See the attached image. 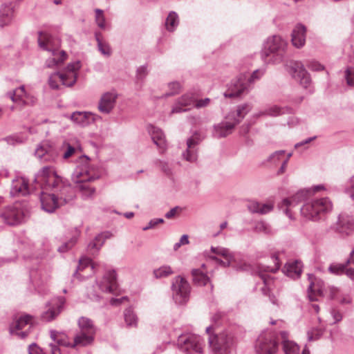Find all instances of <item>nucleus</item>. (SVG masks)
<instances>
[{"instance_id": "f257e3e1", "label": "nucleus", "mask_w": 354, "mask_h": 354, "mask_svg": "<svg viewBox=\"0 0 354 354\" xmlns=\"http://www.w3.org/2000/svg\"><path fill=\"white\" fill-rule=\"evenodd\" d=\"M35 182L41 189L39 196L41 209L48 213L54 212L74 198L73 188L57 175L52 166L42 167L36 174Z\"/></svg>"}, {"instance_id": "f03ea898", "label": "nucleus", "mask_w": 354, "mask_h": 354, "mask_svg": "<svg viewBox=\"0 0 354 354\" xmlns=\"http://www.w3.org/2000/svg\"><path fill=\"white\" fill-rule=\"evenodd\" d=\"M311 192L308 189H301L290 198L283 199L279 204V208L290 219H293L292 209L299 203L304 204L300 208L303 217L308 220L318 221L325 219L326 215L333 209V205L327 197L310 199Z\"/></svg>"}, {"instance_id": "7ed1b4c3", "label": "nucleus", "mask_w": 354, "mask_h": 354, "mask_svg": "<svg viewBox=\"0 0 354 354\" xmlns=\"http://www.w3.org/2000/svg\"><path fill=\"white\" fill-rule=\"evenodd\" d=\"M100 176V171L90 165L88 156H82L80 158L72 174V179L75 184V189L81 193L83 199L93 197L95 188L91 186V183L99 179Z\"/></svg>"}, {"instance_id": "20e7f679", "label": "nucleus", "mask_w": 354, "mask_h": 354, "mask_svg": "<svg viewBox=\"0 0 354 354\" xmlns=\"http://www.w3.org/2000/svg\"><path fill=\"white\" fill-rule=\"evenodd\" d=\"M252 109L250 103H245L237 106L235 112L230 113L227 117V119H233V122L223 121L214 125V136L220 138L226 137L232 133V130L238 124L245 115Z\"/></svg>"}, {"instance_id": "39448f33", "label": "nucleus", "mask_w": 354, "mask_h": 354, "mask_svg": "<svg viewBox=\"0 0 354 354\" xmlns=\"http://www.w3.org/2000/svg\"><path fill=\"white\" fill-rule=\"evenodd\" d=\"M212 326L206 328L209 344L212 350L217 354H235L234 335L227 331L218 335H212Z\"/></svg>"}, {"instance_id": "423d86ee", "label": "nucleus", "mask_w": 354, "mask_h": 354, "mask_svg": "<svg viewBox=\"0 0 354 354\" xmlns=\"http://www.w3.org/2000/svg\"><path fill=\"white\" fill-rule=\"evenodd\" d=\"M271 259L274 263V266H270L265 265H259L258 266V272L259 276L262 279L264 283V286L261 288L262 293L264 295L268 296L269 297V300L272 304L277 305L278 304L276 297L273 294H271L270 290V286L272 281V279H271L270 277L267 273H274L280 268L281 263L279 261V254H272L271 256Z\"/></svg>"}, {"instance_id": "0eeeda50", "label": "nucleus", "mask_w": 354, "mask_h": 354, "mask_svg": "<svg viewBox=\"0 0 354 354\" xmlns=\"http://www.w3.org/2000/svg\"><path fill=\"white\" fill-rule=\"evenodd\" d=\"M280 342V333L268 330L258 337L255 349L257 354H276Z\"/></svg>"}, {"instance_id": "6e6552de", "label": "nucleus", "mask_w": 354, "mask_h": 354, "mask_svg": "<svg viewBox=\"0 0 354 354\" xmlns=\"http://www.w3.org/2000/svg\"><path fill=\"white\" fill-rule=\"evenodd\" d=\"M171 289L172 298L176 304L183 305L188 301L191 287L185 278L181 276L174 277L171 281Z\"/></svg>"}, {"instance_id": "1a4fd4ad", "label": "nucleus", "mask_w": 354, "mask_h": 354, "mask_svg": "<svg viewBox=\"0 0 354 354\" xmlns=\"http://www.w3.org/2000/svg\"><path fill=\"white\" fill-rule=\"evenodd\" d=\"M285 68L292 78L299 82L304 88H310L311 84L310 74L301 62L290 60L286 64Z\"/></svg>"}, {"instance_id": "9d476101", "label": "nucleus", "mask_w": 354, "mask_h": 354, "mask_svg": "<svg viewBox=\"0 0 354 354\" xmlns=\"http://www.w3.org/2000/svg\"><path fill=\"white\" fill-rule=\"evenodd\" d=\"M250 84L247 82V77L245 74H240L232 79L227 84V89L224 93L225 97H239L247 94L250 91Z\"/></svg>"}, {"instance_id": "9b49d317", "label": "nucleus", "mask_w": 354, "mask_h": 354, "mask_svg": "<svg viewBox=\"0 0 354 354\" xmlns=\"http://www.w3.org/2000/svg\"><path fill=\"white\" fill-rule=\"evenodd\" d=\"M177 345L180 351L186 353H191L192 351L202 353V342L200 336L194 334H183L178 337Z\"/></svg>"}, {"instance_id": "f8f14e48", "label": "nucleus", "mask_w": 354, "mask_h": 354, "mask_svg": "<svg viewBox=\"0 0 354 354\" xmlns=\"http://www.w3.org/2000/svg\"><path fill=\"white\" fill-rule=\"evenodd\" d=\"M66 299L64 297L52 299L46 304V309L41 315L43 322H50L55 319L64 309Z\"/></svg>"}, {"instance_id": "ddd939ff", "label": "nucleus", "mask_w": 354, "mask_h": 354, "mask_svg": "<svg viewBox=\"0 0 354 354\" xmlns=\"http://www.w3.org/2000/svg\"><path fill=\"white\" fill-rule=\"evenodd\" d=\"M59 154L57 147L48 140L41 142L35 151V156L41 162H55Z\"/></svg>"}, {"instance_id": "4468645a", "label": "nucleus", "mask_w": 354, "mask_h": 354, "mask_svg": "<svg viewBox=\"0 0 354 354\" xmlns=\"http://www.w3.org/2000/svg\"><path fill=\"white\" fill-rule=\"evenodd\" d=\"M287 46H265L261 50V57L266 64H279L286 54Z\"/></svg>"}, {"instance_id": "2eb2a0df", "label": "nucleus", "mask_w": 354, "mask_h": 354, "mask_svg": "<svg viewBox=\"0 0 354 354\" xmlns=\"http://www.w3.org/2000/svg\"><path fill=\"white\" fill-rule=\"evenodd\" d=\"M0 218L7 225H17L23 221L24 214L20 205L16 204L8 205L0 210Z\"/></svg>"}, {"instance_id": "dca6fc26", "label": "nucleus", "mask_w": 354, "mask_h": 354, "mask_svg": "<svg viewBox=\"0 0 354 354\" xmlns=\"http://www.w3.org/2000/svg\"><path fill=\"white\" fill-rule=\"evenodd\" d=\"M17 3L15 1H3L0 5V28L12 25L15 22Z\"/></svg>"}, {"instance_id": "f3484780", "label": "nucleus", "mask_w": 354, "mask_h": 354, "mask_svg": "<svg viewBox=\"0 0 354 354\" xmlns=\"http://www.w3.org/2000/svg\"><path fill=\"white\" fill-rule=\"evenodd\" d=\"M43 50L48 51L50 56L46 59L45 66L54 68L61 65L66 59V53L57 48V46H39Z\"/></svg>"}, {"instance_id": "a211bd4d", "label": "nucleus", "mask_w": 354, "mask_h": 354, "mask_svg": "<svg viewBox=\"0 0 354 354\" xmlns=\"http://www.w3.org/2000/svg\"><path fill=\"white\" fill-rule=\"evenodd\" d=\"M41 266L37 268H32L30 270V279L35 290L39 295H46L48 292L46 286L47 278L41 276L40 270Z\"/></svg>"}, {"instance_id": "6ab92c4d", "label": "nucleus", "mask_w": 354, "mask_h": 354, "mask_svg": "<svg viewBox=\"0 0 354 354\" xmlns=\"http://www.w3.org/2000/svg\"><path fill=\"white\" fill-rule=\"evenodd\" d=\"M99 288L104 292L114 293L118 288L117 275L114 270L106 271L100 280L96 281Z\"/></svg>"}, {"instance_id": "aec40b11", "label": "nucleus", "mask_w": 354, "mask_h": 354, "mask_svg": "<svg viewBox=\"0 0 354 354\" xmlns=\"http://www.w3.org/2000/svg\"><path fill=\"white\" fill-rule=\"evenodd\" d=\"M196 95L192 92H188L179 97L171 109V113H180L189 111L194 106Z\"/></svg>"}, {"instance_id": "412c9836", "label": "nucleus", "mask_w": 354, "mask_h": 354, "mask_svg": "<svg viewBox=\"0 0 354 354\" xmlns=\"http://www.w3.org/2000/svg\"><path fill=\"white\" fill-rule=\"evenodd\" d=\"M81 68V64L79 61L69 63L66 66V70L59 75V78L63 85L67 86H73L77 81L76 72Z\"/></svg>"}, {"instance_id": "4be33fe9", "label": "nucleus", "mask_w": 354, "mask_h": 354, "mask_svg": "<svg viewBox=\"0 0 354 354\" xmlns=\"http://www.w3.org/2000/svg\"><path fill=\"white\" fill-rule=\"evenodd\" d=\"M201 139L197 133H195L187 140V149L183 152V158L189 162H195L198 159V145Z\"/></svg>"}, {"instance_id": "5701e85b", "label": "nucleus", "mask_w": 354, "mask_h": 354, "mask_svg": "<svg viewBox=\"0 0 354 354\" xmlns=\"http://www.w3.org/2000/svg\"><path fill=\"white\" fill-rule=\"evenodd\" d=\"M30 194L28 181L24 177H17L12 180L10 194L12 197L25 196Z\"/></svg>"}, {"instance_id": "b1692460", "label": "nucleus", "mask_w": 354, "mask_h": 354, "mask_svg": "<svg viewBox=\"0 0 354 354\" xmlns=\"http://www.w3.org/2000/svg\"><path fill=\"white\" fill-rule=\"evenodd\" d=\"M147 129L151 136V140L157 146L160 153H164L167 150V144L162 131L160 128L151 124L148 126Z\"/></svg>"}, {"instance_id": "393cba45", "label": "nucleus", "mask_w": 354, "mask_h": 354, "mask_svg": "<svg viewBox=\"0 0 354 354\" xmlns=\"http://www.w3.org/2000/svg\"><path fill=\"white\" fill-rule=\"evenodd\" d=\"M118 95L115 91L104 93L98 104L101 113L109 114L114 108Z\"/></svg>"}, {"instance_id": "a878e982", "label": "nucleus", "mask_w": 354, "mask_h": 354, "mask_svg": "<svg viewBox=\"0 0 354 354\" xmlns=\"http://www.w3.org/2000/svg\"><path fill=\"white\" fill-rule=\"evenodd\" d=\"M97 116L91 112L75 111L70 115V119L77 125L82 127L93 123Z\"/></svg>"}, {"instance_id": "bb28decb", "label": "nucleus", "mask_w": 354, "mask_h": 354, "mask_svg": "<svg viewBox=\"0 0 354 354\" xmlns=\"http://www.w3.org/2000/svg\"><path fill=\"white\" fill-rule=\"evenodd\" d=\"M334 230L342 235H348L354 230V221L352 218L339 215Z\"/></svg>"}, {"instance_id": "cd10ccee", "label": "nucleus", "mask_w": 354, "mask_h": 354, "mask_svg": "<svg viewBox=\"0 0 354 354\" xmlns=\"http://www.w3.org/2000/svg\"><path fill=\"white\" fill-rule=\"evenodd\" d=\"M308 280L310 281V284L308 286V290L310 300L313 301L315 299L313 294L317 293L319 295H322L325 291L326 292L324 281L321 279H317L315 275L308 274Z\"/></svg>"}, {"instance_id": "c85d7f7f", "label": "nucleus", "mask_w": 354, "mask_h": 354, "mask_svg": "<svg viewBox=\"0 0 354 354\" xmlns=\"http://www.w3.org/2000/svg\"><path fill=\"white\" fill-rule=\"evenodd\" d=\"M86 269H89L91 271L94 272L96 269V264L88 258L80 259L79 261V265L73 272V277L78 279L79 280H84L88 278V276L82 274L80 272H84Z\"/></svg>"}, {"instance_id": "c756f323", "label": "nucleus", "mask_w": 354, "mask_h": 354, "mask_svg": "<svg viewBox=\"0 0 354 354\" xmlns=\"http://www.w3.org/2000/svg\"><path fill=\"white\" fill-rule=\"evenodd\" d=\"M293 109L289 106L281 107L277 105H272L267 107L265 110L257 113L255 116L257 118L261 116L277 117L286 113H292Z\"/></svg>"}, {"instance_id": "7c9ffc66", "label": "nucleus", "mask_w": 354, "mask_h": 354, "mask_svg": "<svg viewBox=\"0 0 354 354\" xmlns=\"http://www.w3.org/2000/svg\"><path fill=\"white\" fill-rule=\"evenodd\" d=\"M111 236L112 234L109 231L103 232L97 234L95 239L88 245V251L92 254L97 252L104 245L105 241L108 239H110Z\"/></svg>"}, {"instance_id": "2f4dec72", "label": "nucleus", "mask_w": 354, "mask_h": 354, "mask_svg": "<svg viewBox=\"0 0 354 354\" xmlns=\"http://www.w3.org/2000/svg\"><path fill=\"white\" fill-rule=\"evenodd\" d=\"M280 336L285 354H299V346L295 342L288 339V333L286 331H281Z\"/></svg>"}, {"instance_id": "473e14b6", "label": "nucleus", "mask_w": 354, "mask_h": 354, "mask_svg": "<svg viewBox=\"0 0 354 354\" xmlns=\"http://www.w3.org/2000/svg\"><path fill=\"white\" fill-rule=\"evenodd\" d=\"M33 317L30 315H21L15 322L12 323L9 328L10 334H14L15 330H21L26 326H28V329L32 327Z\"/></svg>"}, {"instance_id": "72a5a7b5", "label": "nucleus", "mask_w": 354, "mask_h": 354, "mask_svg": "<svg viewBox=\"0 0 354 354\" xmlns=\"http://www.w3.org/2000/svg\"><path fill=\"white\" fill-rule=\"evenodd\" d=\"M302 272L301 263L299 261L288 262L283 268V272L292 278H297Z\"/></svg>"}, {"instance_id": "f704fd0d", "label": "nucleus", "mask_w": 354, "mask_h": 354, "mask_svg": "<svg viewBox=\"0 0 354 354\" xmlns=\"http://www.w3.org/2000/svg\"><path fill=\"white\" fill-rule=\"evenodd\" d=\"M95 335L84 333L79 331L74 337V340L71 344V348L76 346H86L91 344L94 340Z\"/></svg>"}, {"instance_id": "c9c22d12", "label": "nucleus", "mask_w": 354, "mask_h": 354, "mask_svg": "<svg viewBox=\"0 0 354 354\" xmlns=\"http://www.w3.org/2000/svg\"><path fill=\"white\" fill-rule=\"evenodd\" d=\"M79 331L91 335H95L96 327L92 319L86 317H81L77 320Z\"/></svg>"}, {"instance_id": "e433bc0d", "label": "nucleus", "mask_w": 354, "mask_h": 354, "mask_svg": "<svg viewBox=\"0 0 354 354\" xmlns=\"http://www.w3.org/2000/svg\"><path fill=\"white\" fill-rule=\"evenodd\" d=\"M248 208L252 213L266 214L272 210L273 205L269 203L263 204L257 201H250L248 204Z\"/></svg>"}, {"instance_id": "4c0bfd02", "label": "nucleus", "mask_w": 354, "mask_h": 354, "mask_svg": "<svg viewBox=\"0 0 354 354\" xmlns=\"http://www.w3.org/2000/svg\"><path fill=\"white\" fill-rule=\"evenodd\" d=\"M71 234L69 239L57 248V251L60 253L67 252L75 245L80 234V231L77 227H75L71 230Z\"/></svg>"}, {"instance_id": "58836bf2", "label": "nucleus", "mask_w": 354, "mask_h": 354, "mask_svg": "<svg viewBox=\"0 0 354 354\" xmlns=\"http://www.w3.org/2000/svg\"><path fill=\"white\" fill-rule=\"evenodd\" d=\"M306 28L301 24H298L292 32V44H304L306 41Z\"/></svg>"}, {"instance_id": "ea45409f", "label": "nucleus", "mask_w": 354, "mask_h": 354, "mask_svg": "<svg viewBox=\"0 0 354 354\" xmlns=\"http://www.w3.org/2000/svg\"><path fill=\"white\" fill-rule=\"evenodd\" d=\"M38 44H58L61 42L60 39L54 35L47 32H39L37 33Z\"/></svg>"}, {"instance_id": "a19ab883", "label": "nucleus", "mask_w": 354, "mask_h": 354, "mask_svg": "<svg viewBox=\"0 0 354 354\" xmlns=\"http://www.w3.org/2000/svg\"><path fill=\"white\" fill-rule=\"evenodd\" d=\"M192 275L194 283L197 286H205L209 282V277L200 269H193Z\"/></svg>"}, {"instance_id": "79ce46f5", "label": "nucleus", "mask_w": 354, "mask_h": 354, "mask_svg": "<svg viewBox=\"0 0 354 354\" xmlns=\"http://www.w3.org/2000/svg\"><path fill=\"white\" fill-rule=\"evenodd\" d=\"M178 24L179 17L178 14L174 11H171L165 20V28L169 32H173L176 30Z\"/></svg>"}, {"instance_id": "37998d69", "label": "nucleus", "mask_w": 354, "mask_h": 354, "mask_svg": "<svg viewBox=\"0 0 354 354\" xmlns=\"http://www.w3.org/2000/svg\"><path fill=\"white\" fill-rule=\"evenodd\" d=\"M10 98L13 102H19L23 101V102L26 103V99L28 98V94L25 91V88L24 86H21L14 91L9 92L8 93Z\"/></svg>"}, {"instance_id": "c03bdc74", "label": "nucleus", "mask_w": 354, "mask_h": 354, "mask_svg": "<svg viewBox=\"0 0 354 354\" xmlns=\"http://www.w3.org/2000/svg\"><path fill=\"white\" fill-rule=\"evenodd\" d=\"M51 354H62L60 348L54 344H50ZM28 354H45L37 344L32 343L28 346Z\"/></svg>"}, {"instance_id": "a18cd8bd", "label": "nucleus", "mask_w": 354, "mask_h": 354, "mask_svg": "<svg viewBox=\"0 0 354 354\" xmlns=\"http://www.w3.org/2000/svg\"><path fill=\"white\" fill-rule=\"evenodd\" d=\"M50 334L51 339L57 342L59 346L71 347L73 342H70L68 338L63 334H60L59 332L54 330H50Z\"/></svg>"}, {"instance_id": "49530a36", "label": "nucleus", "mask_w": 354, "mask_h": 354, "mask_svg": "<svg viewBox=\"0 0 354 354\" xmlns=\"http://www.w3.org/2000/svg\"><path fill=\"white\" fill-rule=\"evenodd\" d=\"M351 263L350 259H347L343 263H331L328 267V271L334 274L340 275L346 272V266Z\"/></svg>"}, {"instance_id": "de8ad7c7", "label": "nucleus", "mask_w": 354, "mask_h": 354, "mask_svg": "<svg viewBox=\"0 0 354 354\" xmlns=\"http://www.w3.org/2000/svg\"><path fill=\"white\" fill-rule=\"evenodd\" d=\"M124 321L128 326H136L138 317L131 308L125 309L124 312Z\"/></svg>"}, {"instance_id": "09e8293b", "label": "nucleus", "mask_w": 354, "mask_h": 354, "mask_svg": "<svg viewBox=\"0 0 354 354\" xmlns=\"http://www.w3.org/2000/svg\"><path fill=\"white\" fill-rule=\"evenodd\" d=\"M173 273L174 271L169 266H162L153 270V274L157 279L167 277Z\"/></svg>"}, {"instance_id": "8fccbe9b", "label": "nucleus", "mask_w": 354, "mask_h": 354, "mask_svg": "<svg viewBox=\"0 0 354 354\" xmlns=\"http://www.w3.org/2000/svg\"><path fill=\"white\" fill-rule=\"evenodd\" d=\"M95 12V21L97 26L102 30L106 29V18L104 15V11L100 8L94 10Z\"/></svg>"}, {"instance_id": "3c124183", "label": "nucleus", "mask_w": 354, "mask_h": 354, "mask_svg": "<svg viewBox=\"0 0 354 354\" xmlns=\"http://www.w3.org/2000/svg\"><path fill=\"white\" fill-rule=\"evenodd\" d=\"M148 70H147V66L143 65L140 66L137 68L136 71V83L138 85H140V86H142L144 80L148 75Z\"/></svg>"}, {"instance_id": "603ef678", "label": "nucleus", "mask_w": 354, "mask_h": 354, "mask_svg": "<svg viewBox=\"0 0 354 354\" xmlns=\"http://www.w3.org/2000/svg\"><path fill=\"white\" fill-rule=\"evenodd\" d=\"M254 229L257 232H262L266 234L272 233L271 227L265 221H261L256 223Z\"/></svg>"}, {"instance_id": "864d4df0", "label": "nucleus", "mask_w": 354, "mask_h": 354, "mask_svg": "<svg viewBox=\"0 0 354 354\" xmlns=\"http://www.w3.org/2000/svg\"><path fill=\"white\" fill-rule=\"evenodd\" d=\"M284 156V150L276 151L268 157V161L273 163L274 165H277L279 162L282 163V160L283 159Z\"/></svg>"}, {"instance_id": "5fc2aeb1", "label": "nucleus", "mask_w": 354, "mask_h": 354, "mask_svg": "<svg viewBox=\"0 0 354 354\" xmlns=\"http://www.w3.org/2000/svg\"><path fill=\"white\" fill-rule=\"evenodd\" d=\"M156 165L165 173L167 176H172V169L167 162L157 160Z\"/></svg>"}, {"instance_id": "6e6d98bb", "label": "nucleus", "mask_w": 354, "mask_h": 354, "mask_svg": "<svg viewBox=\"0 0 354 354\" xmlns=\"http://www.w3.org/2000/svg\"><path fill=\"white\" fill-rule=\"evenodd\" d=\"M266 68H261L259 69H256L252 72L249 79H247V82L249 84L254 83V82L259 80L265 73Z\"/></svg>"}, {"instance_id": "4d7b16f0", "label": "nucleus", "mask_w": 354, "mask_h": 354, "mask_svg": "<svg viewBox=\"0 0 354 354\" xmlns=\"http://www.w3.org/2000/svg\"><path fill=\"white\" fill-rule=\"evenodd\" d=\"M211 251L216 254L223 257L224 258H230V254H232L228 249L222 247L212 246Z\"/></svg>"}, {"instance_id": "13d9d810", "label": "nucleus", "mask_w": 354, "mask_h": 354, "mask_svg": "<svg viewBox=\"0 0 354 354\" xmlns=\"http://www.w3.org/2000/svg\"><path fill=\"white\" fill-rule=\"evenodd\" d=\"M4 140L9 145H15L23 143L24 139L19 135H12L6 137Z\"/></svg>"}, {"instance_id": "bf43d9fd", "label": "nucleus", "mask_w": 354, "mask_h": 354, "mask_svg": "<svg viewBox=\"0 0 354 354\" xmlns=\"http://www.w3.org/2000/svg\"><path fill=\"white\" fill-rule=\"evenodd\" d=\"M168 87L170 90V92L166 93L165 97H169L177 94L181 88V85L178 82H172L168 84Z\"/></svg>"}, {"instance_id": "052dcab7", "label": "nucleus", "mask_w": 354, "mask_h": 354, "mask_svg": "<svg viewBox=\"0 0 354 354\" xmlns=\"http://www.w3.org/2000/svg\"><path fill=\"white\" fill-rule=\"evenodd\" d=\"M60 73H59V72L55 73L49 77L48 84L51 88H53V89H58L59 88V84L57 83V80H60V79L59 78V75Z\"/></svg>"}, {"instance_id": "680f3d73", "label": "nucleus", "mask_w": 354, "mask_h": 354, "mask_svg": "<svg viewBox=\"0 0 354 354\" xmlns=\"http://www.w3.org/2000/svg\"><path fill=\"white\" fill-rule=\"evenodd\" d=\"M211 258L215 260L218 264L225 268L230 266L231 263L234 261V259L233 254H230V258H224L225 261L221 260L216 257H212Z\"/></svg>"}, {"instance_id": "e2e57ef3", "label": "nucleus", "mask_w": 354, "mask_h": 354, "mask_svg": "<svg viewBox=\"0 0 354 354\" xmlns=\"http://www.w3.org/2000/svg\"><path fill=\"white\" fill-rule=\"evenodd\" d=\"M345 78L349 86H354V68H348L345 71Z\"/></svg>"}, {"instance_id": "0e129e2a", "label": "nucleus", "mask_w": 354, "mask_h": 354, "mask_svg": "<svg viewBox=\"0 0 354 354\" xmlns=\"http://www.w3.org/2000/svg\"><path fill=\"white\" fill-rule=\"evenodd\" d=\"M346 192L349 195L350 198L354 201V175L351 177L348 182V186Z\"/></svg>"}, {"instance_id": "69168bd1", "label": "nucleus", "mask_w": 354, "mask_h": 354, "mask_svg": "<svg viewBox=\"0 0 354 354\" xmlns=\"http://www.w3.org/2000/svg\"><path fill=\"white\" fill-rule=\"evenodd\" d=\"M97 49L106 57H109L112 54L111 46H97Z\"/></svg>"}, {"instance_id": "338daca9", "label": "nucleus", "mask_w": 354, "mask_h": 354, "mask_svg": "<svg viewBox=\"0 0 354 354\" xmlns=\"http://www.w3.org/2000/svg\"><path fill=\"white\" fill-rule=\"evenodd\" d=\"M329 297L331 299H339V289L335 286H329L328 290Z\"/></svg>"}, {"instance_id": "774afa93", "label": "nucleus", "mask_w": 354, "mask_h": 354, "mask_svg": "<svg viewBox=\"0 0 354 354\" xmlns=\"http://www.w3.org/2000/svg\"><path fill=\"white\" fill-rule=\"evenodd\" d=\"M283 42L284 41L281 36L273 35L272 37L268 38L266 44H283Z\"/></svg>"}]
</instances>
